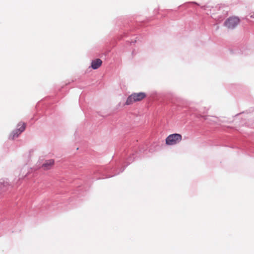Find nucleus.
Here are the masks:
<instances>
[{
  "label": "nucleus",
  "instance_id": "obj_1",
  "mask_svg": "<svg viewBox=\"0 0 254 254\" xmlns=\"http://www.w3.org/2000/svg\"><path fill=\"white\" fill-rule=\"evenodd\" d=\"M146 96V93L143 92L133 93L127 98L125 105H130L135 102L141 101Z\"/></svg>",
  "mask_w": 254,
  "mask_h": 254
},
{
  "label": "nucleus",
  "instance_id": "obj_2",
  "mask_svg": "<svg viewBox=\"0 0 254 254\" xmlns=\"http://www.w3.org/2000/svg\"><path fill=\"white\" fill-rule=\"evenodd\" d=\"M182 139V136L179 133L169 135L166 138V144L168 145H173L179 143Z\"/></svg>",
  "mask_w": 254,
  "mask_h": 254
},
{
  "label": "nucleus",
  "instance_id": "obj_3",
  "mask_svg": "<svg viewBox=\"0 0 254 254\" xmlns=\"http://www.w3.org/2000/svg\"><path fill=\"white\" fill-rule=\"evenodd\" d=\"M17 128L13 130L9 135V139H14L17 137L25 129L26 125L24 123L20 122L17 125Z\"/></svg>",
  "mask_w": 254,
  "mask_h": 254
},
{
  "label": "nucleus",
  "instance_id": "obj_4",
  "mask_svg": "<svg viewBox=\"0 0 254 254\" xmlns=\"http://www.w3.org/2000/svg\"><path fill=\"white\" fill-rule=\"evenodd\" d=\"M240 22V19L236 16L230 17L225 22V25L229 29H233Z\"/></svg>",
  "mask_w": 254,
  "mask_h": 254
},
{
  "label": "nucleus",
  "instance_id": "obj_5",
  "mask_svg": "<svg viewBox=\"0 0 254 254\" xmlns=\"http://www.w3.org/2000/svg\"><path fill=\"white\" fill-rule=\"evenodd\" d=\"M54 164L55 161L53 159L47 160L43 163L41 166V168L44 170H49L53 168Z\"/></svg>",
  "mask_w": 254,
  "mask_h": 254
},
{
  "label": "nucleus",
  "instance_id": "obj_6",
  "mask_svg": "<svg viewBox=\"0 0 254 254\" xmlns=\"http://www.w3.org/2000/svg\"><path fill=\"white\" fill-rule=\"evenodd\" d=\"M102 64V61L99 59H97L95 60L92 61L91 63V67L93 69H96L100 67Z\"/></svg>",
  "mask_w": 254,
  "mask_h": 254
},
{
  "label": "nucleus",
  "instance_id": "obj_7",
  "mask_svg": "<svg viewBox=\"0 0 254 254\" xmlns=\"http://www.w3.org/2000/svg\"><path fill=\"white\" fill-rule=\"evenodd\" d=\"M250 17L252 18H254V13L253 14H251Z\"/></svg>",
  "mask_w": 254,
  "mask_h": 254
}]
</instances>
